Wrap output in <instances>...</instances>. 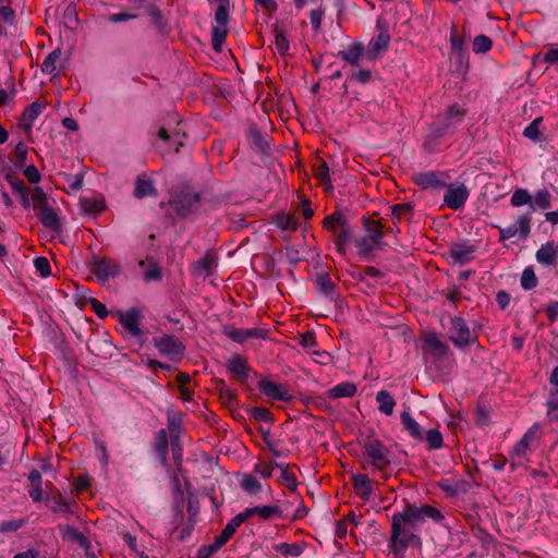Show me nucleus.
I'll return each mask as SVG.
<instances>
[{"label":"nucleus","mask_w":558,"mask_h":558,"mask_svg":"<svg viewBox=\"0 0 558 558\" xmlns=\"http://www.w3.org/2000/svg\"><path fill=\"white\" fill-rule=\"evenodd\" d=\"M464 116L465 110L458 104L450 106L445 116H438L429 126V133L424 142L425 148L432 151L442 136L453 132L457 125L462 122Z\"/></svg>","instance_id":"1"},{"label":"nucleus","mask_w":558,"mask_h":558,"mask_svg":"<svg viewBox=\"0 0 558 558\" xmlns=\"http://www.w3.org/2000/svg\"><path fill=\"white\" fill-rule=\"evenodd\" d=\"M363 458L374 470L385 471L391 464V450L378 438L367 436L362 442Z\"/></svg>","instance_id":"2"},{"label":"nucleus","mask_w":558,"mask_h":558,"mask_svg":"<svg viewBox=\"0 0 558 558\" xmlns=\"http://www.w3.org/2000/svg\"><path fill=\"white\" fill-rule=\"evenodd\" d=\"M324 228L331 231L336 235L335 245L336 250L340 254L345 253V245L351 241L352 231L345 216L339 211H336L327 217L323 221Z\"/></svg>","instance_id":"3"},{"label":"nucleus","mask_w":558,"mask_h":558,"mask_svg":"<svg viewBox=\"0 0 558 558\" xmlns=\"http://www.w3.org/2000/svg\"><path fill=\"white\" fill-rule=\"evenodd\" d=\"M393 517L400 519L405 525L411 527H416L426 519H430L436 523L444 520V515L440 510L428 505H423L422 507L407 505L402 512L396 513Z\"/></svg>","instance_id":"4"},{"label":"nucleus","mask_w":558,"mask_h":558,"mask_svg":"<svg viewBox=\"0 0 558 558\" xmlns=\"http://www.w3.org/2000/svg\"><path fill=\"white\" fill-rule=\"evenodd\" d=\"M413 529L392 515L391 542L395 553L404 550L409 546H421V538L413 533Z\"/></svg>","instance_id":"5"},{"label":"nucleus","mask_w":558,"mask_h":558,"mask_svg":"<svg viewBox=\"0 0 558 558\" xmlns=\"http://www.w3.org/2000/svg\"><path fill=\"white\" fill-rule=\"evenodd\" d=\"M89 268L100 282L117 277L121 271V266L116 260L96 255L89 262Z\"/></svg>","instance_id":"6"},{"label":"nucleus","mask_w":558,"mask_h":558,"mask_svg":"<svg viewBox=\"0 0 558 558\" xmlns=\"http://www.w3.org/2000/svg\"><path fill=\"white\" fill-rule=\"evenodd\" d=\"M199 204V195L197 193L181 192L173 195L169 201L170 208L179 216L186 217L195 211Z\"/></svg>","instance_id":"7"},{"label":"nucleus","mask_w":558,"mask_h":558,"mask_svg":"<svg viewBox=\"0 0 558 558\" xmlns=\"http://www.w3.org/2000/svg\"><path fill=\"white\" fill-rule=\"evenodd\" d=\"M228 9L229 8H223V5H218L215 12L216 25L211 28V45L214 50L217 52L221 51L222 45L228 34Z\"/></svg>","instance_id":"8"},{"label":"nucleus","mask_w":558,"mask_h":558,"mask_svg":"<svg viewBox=\"0 0 558 558\" xmlns=\"http://www.w3.org/2000/svg\"><path fill=\"white\" fill-rule=\"evenodd\" d=\"M449 175L442 171H427L413 174V181L424 190H436L447 186Z\"/></svg>","instance_id":"9"},{"label":"nucleus","mask_w":558,"mask_h":558,"mask_svg":"<svg viewBox=\"0 0 558 558\" xmlns=\"http://www.w3.org/2000/svg\"><path fill=\"white\" fill-rule=\"evenodd\" d=\"M154 343L161 354L169 356L171 360H180L185 350L183 343L172 335L155 338Z\"/></svg>","instance_id":"10"},{"label":"nucleus","mask_w":558,"mask_h":558,"mask_svg":"<svg viewBox=\"0 0 558 558\" xmlns=\"http://www.w3.org/2000/svg\"><path fill=\"white\" fill-rule=\"evenodd\" d=\"M449 338L458 348H463L471 344V331L461 317L451 318V326L449 328Z\"/></svg>","instance_id":"11"},{"label":"nucleus","mask_w":558,"mask_h":558,"mask_svg":"<svg viewBox=\"0 0 558 558\" xmlns=\"http://www.w3.org/2000/svg\"><path fill=\"white\" fill-rule=\"evenodd\" d=\"M46 506L53 512L63 515L74 514L77 509V502L73 499H66L61 493L46 495Z\"/></svg>","instance_id":"12"},{"label":"nucleus","mask_w":558,"mask_h":558,"mask_svg":"<svg viewBox=\"0 0 558 558\" xmlns=\"http://www.w3.org/2000/svg\"><path fill=\"white\" fill-rule=\"evenodd\" d=\"M258 388L268 399L274 401H290L292 396L286 385L263 378L258 381Z\"/></svg>","instance_id":"13"},{"label":"nucleus","mask_w":558,"mask_h":558,"mask_svg":"<svg viewBox=\"0 0 558 558\" xmlns=\"http://www.w3.org/2000/svg\"><path fill=\"white\" fill-rule=\"evenodd\" d=\"M141 313L136 308H131L125 313L119 314V322L131 337L143 342L144 332L140 328Z\"/></svg>","instance_id":"14"},{"label":"nucleus","mask_w":558,"mask_h":558,"mask_svg":"<svg viewBox=\"0 0 558 558\" xmlns=\"http://www.w3.org/2000/svg\"><path fill=\"white\" fill-rule=\"evenodd\" d=\"M447 192L444 195V203L453 210L460 209L469 197V191L464 184L447 185Z\"/></svg>","instance_id":"15"},{"label":"nucleus","mask_w":558,"mask_h":558,"mask_svg":"<svg viewBox=\"0 0 558 558\" xmlns=\"http://www.w3.org/2000/svg\"><path fill=\"white\" fill-rule=\"evenodd\" d=\"M60 535L63 541L76 543L80 547L84 548L86 551L92 547L89 539L81 533L76 527L65 524L58 525Z\"/></svg>","instance_id":"16"},{"label":"nucleus","mask_w":558,"mask_h":558,"mask_svg":"<svg viewBox=\"0 0 558 558\" xmlns=\"http://www.w3.org/2000/svg\"><path fill=\"white\" fill-rule=\"evenodd\" d=\"M390 39V35L383 34L372 38L367 45L365 57L371 61L378 59L388 49Z\"/></svg>","instance_id":"17"},{"label":"nucleus","mask_w":558,"mask_h":558,"mask_svg":"<svg viewBox=\"0 0 558 558\" xmlns=\"http://www.w3.org/2000/svg\"><path fill=\"white\" fill-rule=\"evenodd\" d=\"M550 204L551 194L548 190H539L533 196L525 191V205L532 210H545L550 207Z\"/></svg>","instance_id":"18"},{"label":"nucleus","mask_w":558,"mask_h":558,"mask_svg":"<svg viewBox=\"0 0 558 558\" xmlns=\"http://www.w3.org/2000/svg\"><path fill=\"white\" fill-rule=\"evenodd\" d=\"M474 252L473 245L454 243L450 246L449 255L456 264L464 265L473 259Z\"/></svg>","instance_id":"19"},{"label":"nucleus","mask_w":558,"mask_h":558,"mask_svg":"<svg viewBox=\"0 0 558 558\" xmlns=\"http://www.w3.org/2000/svg\"><path fill=\"white\" fill-rule=\"evenodd\" d=\"M158 137L173 146L174 151L179 153L181 146H183V140L186 137L185 132L182 129V123H178L175 130L169 132L167 129L161 128L158 131Z\"/></svg>","instance_id":"20"},{"label":"nucleus","mask_w":558,"mask_h":558,"mask_svg":"<svg viewBox=\"0 0 558 558\" xmlns=\"http://www.w3.org/2000/svg\"><path fill=\"white\" fill-rule=\"evenodd\" d=\"M228 371L235 377L236 380L240 383H245L248 376L250 367L244 357L235 354L228 361Z\"/></svg>","instance_id":"21"},{"label":"nucleus","mask_w":558,"mask_h":558,"mask_svg":"<svg viewBox=\"0 0 558 558\" xmlns=\"http://www.w3.org/2000/svg\"><path fill=\"white\" fill-rule=\"evenodd\" d=\"M363 225L368 235V239L372 240L375 244H378L379 250H383L385 243L383 242L384 226L381 225V222L364 217Z\"/></svg>","instance_id":"22"},{"label":"nucleus","mask_w":558,"mask_h":558,"mask_svg":"<svg viewBox=\"0 0 558 558\" xmlns=\"http://www.w3.org/2000/svg\"><path fill=\"white\" fill-rule=\"evenodd\" d=\"M158 191L155 187L154 181L146 179L145 175H138L134 183L133 196L137 199L146 196H157Z\"/></svg>","instance_id":"23"},{"label":"nucleus","mask_w":558,"mask_h":558,"mask_svg":"<svg viewBox=\"0 0 558 558\" xmlns=\"http://www.w3.org/2000/svg\"><path fill=\"white\" fill-rule=\"evenodd\" d=\"M424 343L428 348L429 353L436 359H442L449 352V347L435 332L425 335Z\"/></svg>","instance_id":"24"},{"label":"nucleus","mask_w":558,"mask_h":558,"mask_svg":"<svg viewBox=\"0 0 558 558\" xmlns=\"http://www.w3.org/2000/svg\"><path fill=\"white\" fill-rule=\"evenodd\" d=\"M365 52L366 50L362 43H354L347 49L339 51L337 56L351 65H357L359 60L365 56Z\"/></svg>","instance_id":"25"},{"label":"nucleus","mask_w":558,"mask_h":558,"mask_svg":"<svg viewBox=\"0 0 558 558\" xmlns=\"http://www.w3.org/2000/svg\"><path fill=\"white\" fill-rule=\"evenodd\" d=\"M44 108L45 105L39 101H34L25 108L20 124L26 132L32 130L33 122L38 118Z\"/></svg>","instance_id":"26"},{"label":"nucleus","mask_w":558,"mask_h":558,"mask_svg":"<svg viewBox=\"0 0 558 558\" xmlns=\"http://www.w3.org/2000/svg\"><path fill=\"white\" fill-rule=\"evenodd\" d=\"M558 257V246L554 242H546L536 252V260L541 265H553Z\"/></svg>","instance_id":"27"},{"label":"nucleus","mask_w":558,"mask_h":558,"mask_svg":"<svg viewBox=\"0 0 558 558\" xmlns=\"http://www.w3.org/2000/svg\"><path fill=\"white\" fill-rule=\"evenodd\" d=\"M315 283L317 291L325 295L326 298L332 301H335L338 298L336 284L328 274L324 272L317 276Z\"/></svg>","instance_id":"28"},{"label":"nucleus","mask_w":558,"mask_h":558,"mask_svg":"<svg viewBox=\"0 0 558 558\" xmlns=\"http://www.w3.org/2000/svg\"><path fill=\"white\" fill-rule=\"evenodd\" d=\"M352 484L356 494L363 499L368 500L373 494L372 483L366 474H356L352 477Z\"/></svg>","instance_id":"29"},{"label":"nucleus","mask_w":558,"mask_h":558,"mask_svg":"<svg viewBox=\"0 0 558 558\" xmlns=\"http://www.w3.org/2000/svg\"><path fill=\"white\" fill-rule=\"evenodd\" d=\"M170 446V438L166 429H160L155 439V451L160 462L165 465L168 460V448Z\"/></svg>","instance_id":"30"},{"label":"nucleus","mask_w":558,"mask_h":558,"mask_svg":"<svg viewBox=\"0 0 558 558\" xmlns=\"http://www.w3.org/2000/svg\"><path fill=\"white\" fill-rule=\"evenodd\" d=\"M38 217L40 222L48 229L59 232L61 230L60 219L57 213L50 207H44L39 210Z\"/></svg>","instance_id":"31"},{"label":"nucleus","mask_w":558,"mask_h":558,"mask_svg":"<svg viewBox=\"0 0 558 558\" xmlns=\"http://www.w3.org/2000/svg\"><path fill=\"white\" fill-rule=\"evenodd\" d=\"M391 218L395 226L402 220H410L413 216V206L410 203H400L390 207Z\"/></svg>","instance_id":"32"},{"label":"nucleus","mask_w":558,"mask_h":558,"mask_svg":"<svg viewBox=\"0 0 558 558\" xmlns=\"http://www.w3.org/2000/svg\"><path fill=\"white\" fill-rule=\"evenodd\" d=\"M400 418L403 427L415 440H424V435L422 433L421 426L416 423V421L411 416V414L408 411H403L400 415Z\"/></svg>","instance_id":"33"},{"label":"nucleus","mask_w":558,"mask_h":558,"mask_svg":"<svg viewBox=\"0 0 558 558\" xmlns=\"http://www.w3.org/2000/svg\"><path fill=\"white\" fill-rule=\"evenodd\" d=\"M216 267V260L210 254H206L194 264V271L198 276L207 277L213 274Z\"/></svg>","instance_id":"34"},{"label":"nucleus","mask_w":558,"mask_h":558,"mask_svg":"<svg viewBox=\"0 0 558 558\" xmlns=\"http://www.w3.org/2000/svg\"><path fill=\"white\" fill-rule=\"evenodd\" d=\"M376 401L378 403V410L386 415L393 413L396 401L387 390H380L376 395Z\"/></svg>","instance_id":"35"},{"label":"nucleus","mask_w":558,"mask_h":558,"mask_svg":"<svg viewBox=\"0 0 558 558\" xmlns=\"http://www.w3.org/2000/svg\"><path fill=\"white\" fill-rule=\"evenodd\" d=\"M356 393V386L352 383H340L328 391V397L339 399L353 397Z\"/></svg>","instance_id":"36"},{"label":"nucleus","mask_w":558,"mask_h":558,"mask_svg":"<svg viewBox=\"0 0 558 558\" xmlns=\"http://www.w3.org/2000/svg\"><path fill=\"white\" fill-rule=\"evenodd\" d=\"M275 466L280 469L281 475L279 482L288 487L291 492H294L298 487L296 476L293 472L289 471V466L284 463H275Z\"/></svg>","instance_id":"37"},{"label":"nucleus","mask_w":558,"mask_h":558,"mask_svg":"<svg viewBox=\"0 0 558 558\" xmlns=\"http://www.w3.org/2000/svg\"><path fill=\"white\" fill-rule=\"evenodd\" d=\"M182 415L178 412L168 413V434L170 439H180Z\"/></svg>","instance_id":"38"},{"label":"nucleus","mask_w":558,"mask_h":558,"mask_svg":"<svg viewBox=\"0 0 558 558\" xmlns=\"http://www.w3.org/2000/svg\"><path fill=\"white\" fill-rule=\"evenodd\" d=\"M543 118H536L529 126L525 128V137L534 143H543L545 136L542 132Z\"/></svg>","instance_id":"39"},{"label":"nucleus","mask_w":558,"mask_h":558,"mask_svg":"<svg viewBox=\"0 0 558 558\" xmlns=\"http://www.w3.org/2000/svg\"><path fill=\"white\" fill-rule=\"evenodd\" d=\"M250 141L254 149L262 154L269 153V144L267 140L262 135V133L257 129H251L250 131Z\"/></svg>","instance_id":"40"},{"label":"nucleus","mask_w":558,"mask_h":558,"mask_svg":"<svg viewBox=\"0 0 558 558\" xmlns=\"http://www.w3.org/2000/svg\"><path fill=\"white\" fill-rule=\"evenodd\" d=\"M61 49L52 50L44 60L41 64V72L45 74H53L57 71V63L61 58Z\"/></svg>","instance_id":"41"},{"label":"nucleus","mask_w":558,"mask_h":558,"mask_svg":"<svg viewBox=\"0 0 558 558\" xmlns=\"http://www.w3.org/2000/svg\"><path fill=\"white\" fill-rule=\"evenodd\" d=\"M355 246L357 247V254L362 258H369L375 248H378V244H375L372 240L366 238H359L354 240Z\"/></svg>","instance_id":"42"},{"label":"nucleus","mask_w":558,"mask_h":558,"mask_svg":"<svg viewBox=\"0 0 558 558\" xmlns=\"http://www.w3.org/2000/svg\"><path fill=\"white\" fill-rule=\"evenodd\" d=\"M276 226L284 231H294L298 229V220L292 214H279L276 216Z\"/></svg>","instance_id":"43"},{"label":"nucleus","mask_w":558,"mask_h":558,"mask_svg":"<svg viewBox=\"0 0 558 558\" xmlns=\"http://www.w3.org/2000/svg\"><path fill=\"white\" fill-rule=\"evenodd\" d=\"M499 240L506 241L517 233H523V216H519L514 223L499 230Z\"/></svg>","instance_id":"44"},{"label":"nucleus","mask_w":558,"mask_h":558,"mask_svg":"<svg viewBox=\"0 0 558 558\" xmlns=\"http://www.w3.org/2000/svg\"><path fill=\"white\" fill-rule=\"evenodd\" d=\"M314 173L315 178L324 184L327 190H332L329 167L325 161H320V163L314 168Z\"/></svg>","instance_id":"45"},{"label":"nucleus","mask_w":558,"mask_h":558,"mask_svg":"<svg viewBox=\"0 0 558 558\" xmlns=\"http://www.w3.org/2000/svg\"><path fill=\"white\" fill-rule=\"evenodd\" d=\"M276 550L283 556L299 557L303 553V546L298 543H281L276 546Z\"/></svg>","instance_id":"46"},{"label":"nucleus","mask_w":558,"mask_h":558,"mask_svg":"<svg viewBox=\"0 0 558 558\" xmlns=\"http://www.w3.org/2000/svg\"><path fill=\"white\" fill-rule=\"evenodd\" d=\"M240 485L242 489L248 493L250 495H257L262 489L260 483L256 480V477L250 474L244 475Z\"/></svg>","instance_id":"47"},{"label":"nucleus","mask_w":558,"mask_h":558,"mask_svg":"<svg viewBox=\"0 0 558 558\" xmlns=\"http://www.w3.org/2000/svg\"><path fill=\"white\" fill-rule=\"evenodd\" d=\"M428 445V449L436 450L442 447L444 439L442 435L438 429H429L424 437Z\"/></svg>","instance_id":"48"},{"label":"nucleus","mask_w":558,"mask_h":558,"mask_svg":"<svg viewBox=\"0 0 558 558\" xmlns=\"http://www.w3.org/2000/svg\"><path fill=\"white\" fill-rule=\"evenodd\" d=\"M493 41L485 35H478L473 40V51L476 53L487 52L492 48Z\"/></svg>","instance_id":"49"},{"label":"nucleus","mask_w":558,"mask_h":558,"mask_svg":"<svg viewBox=\"0 0 558 558\" xmlns=\"http://www.w3.org/2000/svg\"><path fill=\"white\" fill-rule=\"evenodd\" d=\"M223 333L232 341L243 343L246 341V329L235 328L233 326H227L223 329Z\"/></svg>","instance_id":"50"},{"label":"nucleus","mask_w":558,"mask_h":558,"mask_svg":"<svg viewBox=\"0 0 558 558\" xmlns=\"http://www.w3.org/2000/svg\"><path fill=\"white\" fill-rule=\"evenodd\" d=\"M257 514L264 520H268L274 515L279 518L283 515L279 506H257Z\"/></svg>","instance_id":"51"},{"label":"nucleus","mask_w":558,"mask_h":558,"mask_svg":"<svg viewBox=\"0 0 558 558\" xmlns=\"http://www.w3.org/2000/svg\"><path fill=\"white\" fill-rule=\"evenodd\" d=\"M217 389L219 390V397L220 399L227 403L231 404L235 398L236 395L233 390H231L223 380H220L217 385Z\"/></svg>","instance_id":"52"},{"label":"nucleus","mask_w":558,"mask_h":558,"mask_svg":"<svg viewBox=\"0 0 558 558\" xmlns=\"http://www.w3.org/2000/svg\"><path fill=\"white\" fill-rule=\"evenodd\" d=\"M250 411H251L252 415L254 416V418L257 421L267 422V423L274 422L272 414L267 408L254 407V408H251Z\"/></svg>","instance_id":"53"},{"label":"nucleus","mask_w":558,"mask_h":558,"mask_svg":"<svg viewBox=\"0 0 558 558\" xmlns=\"http://www.w3.org/2000/svg\"><path fill=\"white\" fill-rule=\"evenodd\" d=\"M326 12V8L324 5H319V8L314 9L310 12V20L314 31L318 32L322 27V19Z\"/></svg>","instance_id":"54"},{"label":"nucleus","mask_w":558,"mask_h":558,"mask_svg":"<svg viewBox=\"0 0 558 558\" xmlns=\"http://www.w3.org/2000/svg\"><path fill=\"white\" fill-rule=\"evenodd\" d=\"M34 266L39 275L44 278L51 274L50 263L46 257H36L34 260Z\"/></svg>","instance_id":"55"},{"label":"nucleus","mask_w":558,"mask_h":558,"mask_svg":"<svg viewBox=\"0 0 558 558\" xmlns=\"http://www.w3.org/2000/svg\"><path fill=\"white\" fill-rule=\"evenodd\" d=\"M275 48L277 52L284 56L289 50V40L283 32H277L275 38Z\"/></svg>","instance_id":"56"},{"label":"nucleus","mask_w":558,"mask_h":558,"mask_svg":"<svg viewBox=\"0 0 558 558\" xmlns=\"http://www.w3.org/2000/svg\"><path fill=\"white\" fill-rule=\"evenodd\" d=\"M32 199L34 203V207L36 209H44V207H48L47 197L44 191L40 187H36L33 192Z\"/></svg>","instance_id":"57"},{"label":"nucleus","mask_w":558,"mask_h":558,"mask_svg":"<svg viewBox=\"0 0 558 558\" xmlns=\"http://www.w3.org/2000/svg\"><path fill=\"white\" fill-rule=\"evenodd\" d=\"M161 279V271L156 263H150L144 272L145 281H159Z\"/></svg>","instance_id":"58"},{"label":"nucleus","mask_w":558,"mask_h":558,"mask_svg":"<svg viewBox=\"0 0 558 558\" xmlns=\"http://www.w3.org/2000/svg\"><path fill=\"white\" fill-rule=\"evenodd\" d=\"M82 206L88 214H97L104 210V204L98 201L84 198L82 199Z\"/></svg>","instance_id":"59"},{"label":"nucleus","mask_w":558,"mask_h":558,"mask_svg":"<svg viewBox=\"0 0 558 558\" xmlns=\"http://www.w3.org/2000/svg\"><path fill=\"white\" fill-rule=\"evenodd\" d=\"M547 405L549 418L558 421V390L551 392Z\"/></svg>","instance_id":"60"},{"label":"nucleus","mask_w":558,"mask_h":558,"mask_svg":"<svg viewBox=\"0 0 558 558\" xmlns=\"http://www.w3.org/2000/svg\"><path fill=\"white\" fill-rule=\"evenodd\" d=\"M146 13L157 26H161L162 12L160 11V9L157 5H155L153 3L147 4Z\"/></svg>","instance_id":"61"},{"label":"nucleus","mask_w":558,"mask_h":558,"mask_svg":"<svg viewBox=\"0 0 558 558\" xmlns=\"http://www.w3.org/2000/svg\"><path fill=\"white\" fill-rule=\"evenodd\" d=\"M450 41H451L452 53L456 54L460 61H462V59L464 58V51H463V47H462L463 40L461 38H459L457 35L452 34Z\"/></svg>","instance_id":"62"},{"label":"nucleus","mask_w":558,"mask_h":558,"mask_svg":"<svg viewBox=\"0 0 558 558\" xmlns=\"http://www.w3.org/2000/svg\"><path fill=\"white\" fill-rule=\"evenodd\" d=\"M172 485H173V499H174V507L178 509L181 507L183 502V490L181 487L180 480L174 476L172 478Z\"/></svg>","instance_id":"63"},{"label":"nucleus","mask_w":558,"mask_h":558,"mask_svg":"<svg viewBox=\"0 0 558 558\" xmlns=\"http://www.w3.org/2000/svg\"><path fill=\"white\" fill-rule=\"evenodd\" d=\"M16 161L15 166L23 167L26 161L27 146L23 142H19L15 146Z\"/></svg>","instance_id":"64"}]
</instances>
